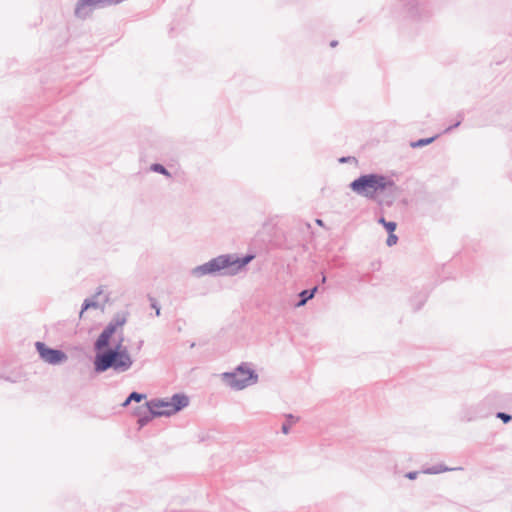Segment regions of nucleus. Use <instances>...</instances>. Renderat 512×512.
I'll list each match as a JSON object with an SVG mask.
<instances>
[{"label": "nucleus", "instance_id": "20", "mask_svg": "<svg viewBox=\"0 0 512 512\" xmlns=\"http://www.w3.org/2000/svg\"><path fill=\"white\" fill-rule=\"evenodd\" d=\"M152 307L154 308V310H156V315L159 316L160 315V307L156 303H153Z\"/></svg>", "mask_w": 512, "mask_h": 512}, {"label": "nucleus", "instance_id": "16", "mask_svg": "<svg viewBox=\"0 0 512 512\" xmlns=\"http://www.w3.org/2000/svg\"><path fill=\"white\" fill-rule=\"evenodd\" d=\"M496 417L501 419L504 423H508L512 419V416H510L504 412H498L496 414Z\"/></svg>", "mask_w": 512, "mask_h": 512}, {"label": "nucleus", "instance_id": "9", "mask_svg": "<svg viewBox=\"0 0 512 512\" xmlns=\"http://www.w3.org/2000/svg\"><path fill=\"white\" fill-rule=\"evenodd\" d=\"M152 171L154 172H157V173H160V174H163L165 175L166 177H171V174L170 172L161 164H152L151 165V168H150Z\"/></svg>", "mask_w": 512, "mask_h": 512}, {"label": "nucleus", "instance_id": "11", "mask_svg": "<svg viewBox=\"0 0 512 512\" xmlns=\"http://www.w3.org/2000/svg\"><path fill=\"white\" fill-rule=\"evenodd\" d=\"M378 222L380 224H382L385 229L389 232V233H392L395 231L396 229V223L395 222H392V221H386L383 217H381Z\"/></svg>", "mask_w": 512, "mask_h": 512}, {"label": "nucleus", "instance_id": "22", "mask_svg": "<svg viewBox=\"0 0 512 512\" xmlns=\"http://www.w3.org/2000/svg\"><path fill=\"white\" fill-rule=\"evenodd\" d=\"M131 400H129V397L123 402L122 406L126 407L130 404Z\"/></svg>", "mask_w": 512, "mask_h": 512}, {"label": "nucleus", "instance_id": "14", "mask_svg": "<svg viewBox=\"0 0 512 512\" xmlns=\"http://www.w3.org/2000/svg\"><path fill=\"white\" fill-rule=\"evenodd\" d=\"M154 416L149 412V415L140 417L138 423L141 427L145 426Z\"/></svg>", "mask_w": 512, "mask_h": 512}, {"label": "nucleus", "instance_id": "10", "mask_svg": "<svg viewBox=\"0 0 512 512\" xmlns=\"http://www.w3.org/2000/svg\"><path fill=\"white\" fill-rule=\"evenodd\" d=\"M436 137H430V138H423V139H419L418 141H415V142H412L411 143V146L413 148H417V147H423V146H426L430 143H432L434 140H435Z\"/></svg>", "mask_w": 512, "mask_h": 512}, {"label": "nucleus", "instance_id": "15", "mask_svg": "<svg viewBox=\"0 0 512 512\" xmlns=\"http://www.w3.org/2000/svg\"><path fill=\"white\" fill-rule=\"evenodd\" d=\"M397 240H398V237L393 232L389 233L388 238H387V245L393 246L397 243Z\"/></svg>", "mask_w": 512, "mask_h": 512}, {"label": "nucleus", "instance_id": "21", "mask_svg": "<svg viewBox=\"0 0 512 512\" xmlns=\"http://www.w3.org/2000/svg\"><path fill=\"white\" fill-rule=\"evenodd\" d=\"M295 418L293 415H289L288 416V424L292 425L293 423H295Z\"/></svg>", "mask_w": 512, "mask_h": 512}, {"label": "nucleus", "instance_id": "18", "mask_svg": "<svg viewBox=\"0 0 512 512\" xmlns=\"http://www.w3.org/2000/svg\"><path fill=\"white\" fill-rule=\"evenodd\" d=\"M461 121H462V117H460V119H459V120H458V121H457L453 126H450V127L446 128V129H445V132H449V131H451L454 127H458V126L460 125Z\"/></svg>", "mask_w": 512, "mask_h": 512}, {"label": "nucleus", "instance_id": "8", "mask_svg": "<svg viewBox=\"0 0 512 512\" xmlns=\"http://www.w3.org/2000/svg\"><path fill=\"white\" fill-rule=\"evenodd\" d=\"M457 468H448L444 465H435V466H432V467H429L427 469H425L423 472L426 473V474H438V473H441V472H445V471H450V470H456Z\"/></svg>", "mask_w": 512, "mask_h": 512}, {"label": "nucleus", "instance_id": "25", "mask_svg": "<svg viewBox=\"0 0 512 512\" xmlns=\"http://www.w3.org/2000/svg\"><path fill=\"white\" fill-rule=\"evenodd\" d=\"M325 281H326V277L322 276V283H324Z\"/></svg>", "mask_w": 512, "mask_h": 512}, {"label": "nucleus", "instance_id": "23", "mask_svg": "<svg viewBox=\"0 0 512 512\" xmlns=\"http://www.w3.org/2000/svg\"><path fill=\"white\" fill-rule=\"evenodd\" d=\"M337 44H338V43H337V41H335V40H334V41H332V42L330 43V46H331V47H335Z\"/></svg>", "mask_w": 512, "mask_h": 512}, {"label": "nucleus", "instance_id": "24", "mask_svg": "<svg viewBox=\"0 0 512 512\" xmlns=\"http://www.w3.org/2000/svg\"><path fill=\"white\" fill-rule=\"evenodd\" d=\"M316 222H317L318 225H322L323 224L322 220H319V219Z\"/></svg>", "mask_w": 512, "mask_h": 512}, {"label": "nucleus", "instance_id": "4", "mask_svg": "<svg viewBox=\"0 0 512 512\" xmlns=\"http://www.w3.org/2000/svg\"><path fill=\"white\" fill-rule=\"evenodd\" d=\"M189 405V398L185 394H174L169 399H153L146 402L148 411L152 416H171Z\"/></svg>", "mask_w": 512, "mask_h": 512}, {"label": "nucleus", "instance_id": "13", "mask_svg": "<svg viewBox=\"0 0 512 512\" xmlns=\"http://www.w3.org/2000/svg\"><path fill=\"white\" fill-rule=\"evenodd\" d=\"M129 400L140 402L141 400L146 398L145 394H140L138 392H132L129 396Z\"/></svg>", "mask_w": 512, "mask_h": 512}, {"label": "nucleus", "instance_id": "17", "mask_svg": "<svg viewBox=\"0 0 512 512\" xmlns=\"http://www.w3.org/2000/svg\"><path fill=\"white\" fill-rule=\"evenodd\" d=\"M417 475H418V472L413 471V472H408V473L406 474V477H407L408 479H410V480H414V479H416Z\"/></svg>", "mask_w": 512, "mask_h": 512}, {"label": "nucleus", "instance_id": "6", "mask_svg": "<svg viewBox=\"0 0 512 512\" xmlns=\"http://www.w3.org/2000/svg\"><path fill=\"white\" fill-rule=\"evenodd\" d=\"M36 348L41 359L46 363L57 365L67 360V355L63 351L49 348L42 342H36Z\"/></svg>", "mask_w": 512, "mask_h": 512}, {"label": "nucleus", "instance_id": "5", "mask_svg": "<svg viewBox=\"0 0 512 512\" xmlns=\"http://www.w3.org/2000/svg\"><path fill=\"white\" fill-rule=\"evenodd\" d=\"M221 378L231 389L242 390L255 384L258 375L246 363H242L234 371L222 373Z\"/></svg>", "mask_w": 512, "mask_h": 512}, {"label": "nucleus", "instance_id": "3", "mask_svg": "<svg viewBox=\"0 0 512 512\" xmlns=\"http://www.w3.org/2000/svg\"><path fill=\"white\" fill-rule=\"evenodd\" d=\"M254 255L239 257L236 254H222L212 258L208 262L196 266L191 270V275L201 278L206 275L235 276L250 263Z\"/></svg>", "mask_w": 512, "mask_h": 512}, {"label": "nucleus", "instance_id": "19", "mask_svg": "<svg viewBox=\"0 0 512 512\" xmlns=\"http://www.w3.org/2000/svg\"><path fill=\"white\" fill-rule=\"evenodd\" d=\"M290 426H291L290 424H288V423H284V424L282 425V432H283L284 434H288V433H289Z\"/></svg>", "mask_w": 512, "mask_h": 512}, {"label": "nucleus", "instance_id": "2", "mask_svg": "<svg viewBox=\"0 0 512 512\" xmlns=\"http://www.w3.org/2000/svg\"><path fill=\"white\" fill-rule=\"evenodd\" d=\"M349 187L357 195L379 202L385 198H389L391 202L399 192L391 177L377 173L361 175L352 181Z\"/></svg>", "mask_w": 512, "mask_h": 512}, {"label": "nucleus", "instance_id": "12", "mask_svg": "<svg viewBox=\"0 0 512 512\" xmlns=\"http://www.w3.org/2000/svg\"><path fill=\"white\" fill-rule=\"evenodd\" d=\"M96 308L97 307V303L95 301H92V300H89V299H86L83 303V306H82V309L80 311V317H82L83 313L85 310L89 309V308Z\"/></svg>", "mask_w": 512, "mask_h": 512}, {"label": "nucleus", "instance_id": "1", "mask_svg": "<svg viewBox=\"0 0 512 512\" xmlns=\"http://www.w3.org/2000/svg\"><path fill=\"white\" fill-rule=\"evenodd\" d=\"M127 322L125 313L116 314L106 325L94 343L97 351L94 358V371L103 373L112 369L115 373H124L133 366V359L123 345V326Z\"/></svg>", "mask_w": 512, "mask_h": 512}, {"label": "nucleus", "instance_id": "7", "mask_svg": "<svg viewBox=\"0 0 512 512\" xmlns=\"http://www.w3.org/2000/svg\"><path fill=\"white\" fill-rule=\"evenodd\" d=\"M317 291V287H314L313 289L311 290H303L299 296H300V301L296 304V307H301V306H304L306 304V302L308 300H310L311 298H313L315 292Z\"/></svg>", "mask_w": 512, "mask_h": 512}]
</instances>
